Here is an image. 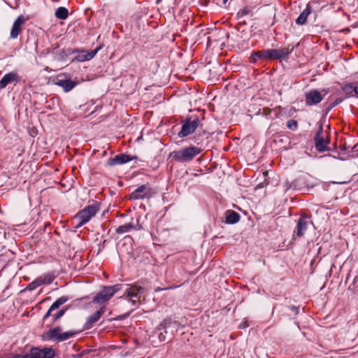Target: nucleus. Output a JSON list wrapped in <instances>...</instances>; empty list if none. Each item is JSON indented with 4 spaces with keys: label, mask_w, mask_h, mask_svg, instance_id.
I'll return each instance as SVG.
<instances>
[{
    "label": "nucleus",
    "mask_w": 358,
    "mask_h": 358,
    "mask_svg": "<svg viewBox=\"0 0 358 358\" xmlns=\"http://www.w3.org/2000/svg\"><path fill=\"white\" fill-rule=\"evenodd\" d=\"M201 152V148L196 146L190 145L183 148L179 150H174L171 152L170 153V157L178 162L187 163L191 162Z\"/></svg>",
    "instance_id": "1"
},
{
    "label": "nucleus",
    "mask_w": 358,
    "mask_h": 358,
    "mask_svg": "<svg viewBox=\"0 0 358 358\" xmlns=\"http://www.w3.org/2000/svg\"><path fill=\"white\" fill-rule=\"evenodd\" d=\"M293 50V46L292 48L288 46L280 49H264L260 50L261 53L259 54V57L262 60L282 59L287 61L289 59Z\"/></svg>",
    "instance_id": "2"
},
{
    "label": "nucleus",
    "mask_w": 358,
    "mask_h": 358,
    "mask_svg": "<svg viewBox=\"0 0 358 358\" xmlns=\"http://www.w3.org/2000/svg\"><path fill=\"white\" fill-rule=\"evenodd\" d=\"M124 288V285L116 284L113 286H103L93 298L92 303L102 305L110 300L115 293Z\"/></svg>",
    "instance_id": "3"
},
{
    "label": "nucleus",
    "mask_w": 358,
    "mask_h": 358,
    "mask_svg": "<svg viewBox=\"0 0 358 358\" xmlns=\"http://www.w3.org/2000/svg\"><path fill=\"white\" fill-rule=\"evenodd\" d=\"M99 210V203L95 202L92 205L86 206L84 209L78 212L76 216V218L79 220L77 227H80L88 222L92 217L96 215Z\"/></svg>",
    "instance_id": "4"
},
{
    "label": "nucleus",
    "mask_w": 358,
    "mask_h": 358,
    "mask_svg": "<svg viewBox=\"0 0 358 358\" xmlns=\"http://www.w3.org/2000/svg\"><path fill=\"white\" fill-rule=\"evenodd\" d=\"M181 124L182 128L178 136L179 138H185L196 131L201 124V120L198 117L194 116L182 120Z\"/></svg>",
    "instance_id": "5"
},
{
    "label": "nucleus",
    "mask_w": 358,
    "mask_h": 358,
    "mask_svg": "<svg viewBox=\"0 0 358 358\" xmlns=\"http://www.w3.org/2000/svg\"><path fill=\"white\" fill-rule=\"evenodd\" d=\"M76 334V331H68L66 332H62L61 327H56L53 329L48 331L45 334V339L48 341H53L55 342H62L65 341L70 338L73 337Z\"/></svg>",
    "instance_id": "6"
},
{
    "label": "nucleus",
    "mask_w": 358,
    "mask_h": 358,
    "mask_svg": "<svg viewBox=\"0 0 358 358\" xmlns=\"http://www.w3.org/2000/svg\"><path fill=\"white\" fill-rule=\"evenodd\" d=\"M319 4L316 0H311L306 3L305 8L301 12L298 17L295 20V23L299 26H303L307 24L308 18L314 11L316 6Z\"/></svg>",
    "instance_id": "7"
},
{
    "label": "nucleus",
    "mask_w": 358,
    "mask_h": 358,
    "mask_svg": "<svg viewBox=\"0 0 358 358\" xmlns=\"http://www.w3.org/2000/svg\"><path fill=\"white\" fill-rule=\"evenodd\" d=\"M314 142L315 147L319 152H323L329 150L328 145L330 141L329 140H324L322 124H320L318 127V129L314 136Z\"/></svg>",
    "instance_id": "8"
},
{
    "label": "nucleus",
    "mask_w": 358,
    "mask_h": 358,
    "mask_svg": "<svg viewBox=\"0 0 358 358\" xmlns=\"http://www.w3.org/2000/svg\"><path fill=\"white\" fill-rule=\"evenodd\" d=\"M309 225H313L310 218L307 215H302L297 221L296 226L294 230L293 237H301L306 232Z\"/></svg>",
    "instance_id": "9"
},
{
    "label": "nucleus",
    "mask_w": 358,
    "mask_h": 358,
    "mask_svg": "<svg viewBox=\"0 0 358 358\" xmlns=\"http://www.w3.org/2000/svg\"><path fill=\"white\" fill-rule=\"evenodd\" d=\"M324 94L322 95L317 90H311L305 95V101L306 106H313L319 103L324 99V95L328 93V90H323Z\"/></svg>",
    "instance_id": "10"
},
{
    "label": "nucleus",
    "mask_w": 358,
    "mask_h": 358,
    "mask_svg": "<svg viewBox=\"0 0 358 358\" xmlns=\"http://www.w3.org/2000/svg\"><path fill=\"white\" fill-rule=\"evenodd\" d=\"M152 195V189L148 185H142L137 187L130 194V199L133 200L149 198Z\"/></svg>",
    "instance_id": "11"
},
{
    "label": "nucleus",
    "mask_w": 358,
    "mask_h": 358,
    "mask_svg": "<svg viewBox=\"0 0 358 358\" xmlns=\"http://www.w3.org/2000/svg\"><path fill=\"white\" fill-rule=\"evenodd\" d=\"M30 355L31 358H53L55 351L52 348H48L43 349L33 348L31 350Z\"/></svg>",
    "instance_id": "12"
},
{
    "label": "nucleus",
    "mask_w": 358,
    "mask_h": 358,
    "mask_svg": "<svg viewBox=\"0 0 358 358\" xmlns=\"http://www.w3.org/2000/svg\"><path fill=\"white\" fill-rule=\"evenodd\" d=\"M124 286L126 287L124 292L129 298L140 299L141 294L145 292V288L137 284L125 285Z\"/></svg>",
    "instance_id": "13"
},
{
    "label": "nucleus",
    "mask_w": 358,
    "mask_h": 358,
    "mask_svg": "<svg viewBox=\"0 0 358 358\" xmlns=\"http://www.w3.org/2000/svg\"><path fill=\"white\" fill-rule=\"evenodd\" d=\"M106 306H101L98 310L90 315L87 318V320L84 324L85 329L87 330L90 329L93 327L94 324L100 320L101 317L106 312Z\"/></svg>",
    "instance_id": "14"
},
{
    "label": "nucleus",
    "mask_w": 358,
    "mask_h": 358,
    "mask_svg": "<svg viewBox=\"0 0 358 358\" xmlns=\"http://www.w3.org/2000/svg\"><path fill=\"white\" fill-rule=\"evenodd\" d=\"M55 84L62 87L65 92H68L74 88L78 85V83L71 80L70 78L58 76L55 80Z\"/></svg>",
    "instance_id": "15"
},
{
    "label": "nucleus",
    "mask_w": 358,
    "mask_h": 358,
    "mask_svg": "<svg viewBox=\"0 0 358 358\" xmlns=\"http://www.w3.org/2000/svg\"><path fill=\"white\" fill-rule=\"evenodd\" d=\"M134 159H137L136 157H131L126 154H120L115 155L113 158H110L107 161V164L110 166H113L117 164H126Z\"/></svg>",
    "instance_id": "16"
},
{
    "label": "nucleus",
    "mask_w": 358,
    "mask_h": 358,
    "mask_svg": "<svg viewBox=\"0 0 358 358\" xmlns=\"http://www.w3.org/2000/svg\"><path fill=\"white\" fill-rule=\"evenodd\" d=\"M20 81V76L15 72L6 73L0 80V90L4 89L9 84H16Z\"/></svg>",
    "instance_id": "17"
},
{
    "label": "nucleus",
    "mask_w": 358,
    "mask_h": 358,
    "mask_svg": "<svg viewBox=\"0 0 358 358\" xmlns=\"http://www.w3.org/2000/svg\"><path fill=\"white\" fill-rule=\"evenodd\" d=\"M69 300V297L66 296H62L58 298L49 308L47 313L43 315V320L45 322L48 320V317H52L53 315V312L57 310L62 305L65 303Z\"/></svg>",
    "instance_id": "18"
},
{
    "label": "nucleus",
    "mask_w": 358,
    "mask_h": 358,
    "mask_svg": "<svg viewBox=\"0 0 358 358\" xmlns=\"http://www.w3.org/2000/svg\"><path fill=\"white\" fill-rule=\"evenodd\" d=\"M101 48V47L99 46L90 52L85 50L79 51L78 55L76 56V59L79 62L90 60L95 57Z\"/></svg>",
    "instance_id": "19"
},
{
    "label": "nucleus",
    "mask_w": 358,
    "mask_h": 358,
    "mask_svg": "<svg viewBox=\"0 0 358 358\" xmlns=\"http://www.w3.org/2000/svg\"><path fill=\"white\" fill-rule=\"evenodd\" d=\"M25 19L23 16H19L13 22L10 37L16 38L21 32V26L24 23Z\"/></svg>",
    "instance_id": "20"
},
{
    "label": "nucleus",
    "mask_w": 358,
    "mask_h": 358,
    "mask_svg": "<svg viewBox=\"0 0 358 358\" xmlns=\"http://www.w3.org/2000/svg\"><path fill=\"white\" fill-rule=\"evenodd\" d=\"M141 227L139 225L138 222L137 221L136 224H134L132 222H129V223H126L123 225H121L115 229V231L118 234H123L124 233H127V232L130 231L132 229L139 230V229H141Z\"/></svg>",
    "instance_id": "21"
},
{
    "label": "nucleus",
    "mask_w": 358,
    "mask_h": 358,
    "mask_svg": "<svg viewBox=\"0 0 358 358\" xmlns=\"http://www.w3.org/2000/svg\"><path fill=\"white\" fill-rule=\"evenodd\" d=\"M240 215L232 210H228L225 213V223L227 224H234L239 222Z\"/></svg>",
    "instance_id": "22"
},
{
    "label": "nucleus",
    "mask_w": 358,
    "mask_h": 358,
    "mask_svg": "<svg viewBox=\"0 0 358 358\" xmlns=\"http://www.w3.org/2000/svg\"><path fill=\"white\" fill-rule=\"evenodd\" d=\"M355 87L352 83H346L341 87V90L345 94V96L343 98L347 99L350 97L355 96L356 90Z\"/></svg>",
    "instance_id": "23"
},
{
    "label": "nucleus",
    "mask_w": 358,
    "mask_h": 358,
    "mask_svg": "<svg viewBox=\"0 0 358 358\" xmlns=\"http://www.w3.org/2000/svg\"><path fill=\"white\" fill-rule=\"evenodd\" d=\"M176 322L171 318H166L159 325V329H163L164 332L168 333V329L171 327L175 328Z\"/></svg>",
    "instance_id": "24"
},
{
    "label": "nucleus",
    "mask_w": 358,
    "mask_h": 358,
    "mask_svg": "<svg viewBox=\"0 0 358 358\" xmlns=\"http://www.w3.org/2000/svg\"><path fill=\"white\" fill-rule=\"evenodd\" d=\"M254 9H255L254 6H246L244 8H243L241 10H238V12L236 14V17L238 19H240V18H242L243 17H244V16H245L247 15H253Z\"/></svg>",
    "instance_id": "25"
},
{
    "label": "nucleus",
    "mask_w": 358,
    "mask_h": 358,
    "mask_svg": "<svg viewBox=\"0 0 358 358\" xmlns=\"http://www.w3.org/2000/svg\"><path fill=\"white\" fill-rule=\"evenodd\" d=\"M55 16L59 20H65L69 16V10L65 7H59L55 11Z\"/></svg>",
    "instance_id": "26"
},
{
    "label": "nucleus",
    "mask_w": 358,
    "mask_h": 358,
    "mask_svg": "<svg viewBox=\"0 0 358 358\" xmlns=\"http://www.w3.org/2000/svg\"><path fill=\"white\" fill-rule=\"evenodd\" d=\"M42 285H43V282L42 281V278H40L39 276L28 285L27 289L32 291L41 286Z\"/></svg>",
    "instance_id": "27"
},
{
    "label": "nucleus",
    "mask_w": 358,
    "mask_h": 358,
    "mask_svg": "<svg viewBox=\"0 0 358 358\" xmlns=\"http://www.w3.org/2000/svg\"><path fill=\"white\" fill-rule=\"evenodd\" d=\"M345 100V98H337L335 101L329 103L327 108H326V113H328L330 112L334 108H335L336 106L342 103Z\"/></svg>",
    "instance_id": "28"
},
{
    "label": "nucleus",
    "mask_w": 358,
    "mask_h": 358,
    "mask_svg": "<svg viewBox=\"0 0 358 358\" xmlns=\"http://www.w3.org/2000/svg\"><path fill=\"white\" fill-rule=\"evenodd\" d=\"M55 275L51 273L45 274L43 275H41L40 278H42V281L43 282V285H50L51 284L54 279Z\"/></svg>",
    "instance_id": "29"
},
{
    "label": "nucleus",
    "mask_w": 358,
    "mask_h": 358,
    "mask_svg": "<svg viewBox=\"0 0 358 358\" xmlns=\"http://www.w3.org/2000/svg\"><path fill=\"white\" fill-rule=\"evenodd\" d=\"M67 309L68 307H66L64 309L59 310L57 311L55 313H53L52 324L55 323L57 320L61 318L65 314Z\"/></svg>",
    "instance_id": "30"
},
{
    "label": "nucleus",
    "mask_w": 358,
    "mask_h": 358,
    "mask_svg": "<svg viewBox=\"0 0 358 358\" xmlns=\"http://www.w3.org/2000/svg\"><path fill=\"white\" fill-rule=\"evenodd\" d=\"M287 127L292 131H296L299 127L298 122L294 119L289 120L286 123Z\"/></svg>",
    "instance_id": "31"
},
{
    "label": "nucleus",
    "mask_w": 358,
    "mask_h": 358,
    "mask_svg": "<svg viewBox=\"0 0 358 358\" xmlns=\"http://www.w3.org/2000/svg\"><path fill=\"white\" fill-rule=\"evenodd\" d=\"M260 53H261L260 50L252 52L250 57V63L255 64L257 62L258 59H260L259 57V54H260Z\"/></svg>",
    "instance_id": "32"
},
{
    "label": "nucleus",
    "mask_w": 358,
    "mask_h": 358,
    "mask_svg": "<svg viewBox=\"0 0 358 358\" xmlns=\"http://www.w3.org/2000/svg\"><path fill=\"white\" fill-rule=\"evenodd\" d=\"M128 301L131 304L132 306H137L139 303L140 299L129 298Z\"/></svg>",
    "instance_id": "33"
},
{
    "label": "nucleus",
    "mask_w": 358,
    "mask_h": 358,
    "mask_svg": "<svg viewBox=\"0 0 358 358\" xmlns=\"http://www.w3.org/2000/svg\"><path fill=\"white\" fill-rule=\"evenodd\" d=\"M133 310H134V309L131 310L129 312H128V313H125V314H124V315H120V316H118V317L117 318V320H123V319H124V318L127 317L131 314V313Z\"/></svg>",
    "instance_id": "34"
},
{
    "label": "nucleus",
    "mask_w": 358,
    "mask_h": 358,
    "mask_svg": "<svg viewBox=\"0 0 358 358\" xmlns=\"http://www.w3.org/2000/svg\"><path fill=\"white\" fill-rule=\"evenodd\" d=\"M357 282H358V275H356V276L354 278V280H353L352 283L349 286V289H351V288H352V286H355V284L357 283Z\"/></svg>",
    "instance_id": "35"
},
{
    "label": "nucleus",
    "mask_w": 358,
    "mask_h": 358,
    "mask_svg": "<svg viewBox=\"0 0 358 358\" xmlns=\"http://www.w3.org/2000/svg\"><path fill=\"white\" fill-rule=\"evenodd\" d=\"M243 24H245V22H243V23H240L238 24L237 26H236V29L238 31H243V30H241L242 29V26Z\"/></svg>",
    "instance_id": "36"
},
{
    "label": "nucleus",
    "mask_w": 358,
    "mask_h": 358,
    "mask_svg": "<svg viewBox=\"0 0 358 358\" xmlns=\"http://www.w3.org/2000/svg\"><path fill=\"white\" fill-rule=\"evenodd\" d=\"M291 309L294 311L296 313H298V311H299V308L298 307H296V306H292L291 307Z\"/></svg>",
    "instance_id": "37"
},
{
    "label": "nucleus",
    "mask_w": 358,
    "mask_h": 358,
    "mask_svg": "<svg viewBox=\"0 0 358 358\" xmlns=\"http://www.w3.org/2000/svg\"><path fill=\"white\" fill-rule=\"evenodd\" d=\"M355 90H356L355 96L358 98V86L355 87Z\"/></svg>",
    "instance_id": "38"
},
{
    "label": "nucleus",
    "mask_w": 358,
    "mask_h": 358,
    "mask_svg": "<svg viewBox=\"0 0 358 358\" xmlns=\"http://www.w3.org/2000/svg\"><path fill=\"white\" fill-rule=\"evenodd\" d=\"M228 1V0H223V3H226Z\"/></svg>",
    "instance_id": "39"
},
{
    "label": "nucleus",
    "mask_w": 358,
    "mask_h": 358,
    "mask_svg": "<svg viewBox=\"0 0 358 358\" xmlns=\"http://www.w3.org/2000/svg\"><path fill=\"white\" fill-rule=\"evenodd\" d=\"M357 151H358V150H357Z\"/></svg>",
    "instance_id": "40"
}]
</instances>
